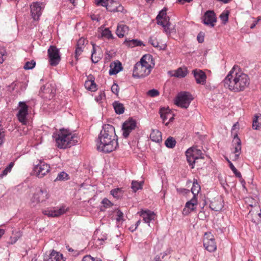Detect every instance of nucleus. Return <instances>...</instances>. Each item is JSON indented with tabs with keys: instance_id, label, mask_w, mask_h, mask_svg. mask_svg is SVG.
<instances>
[{
	"instance_id": "f257e3e1",
	"label": "nucleus",
	"mask_w": 261,
	"mask_h": 261,
	"mask_svg": "<svg viewBox=\"0 0 261 261\" xmlns=\"http://www.w3.org/2000/svg\"><path fill=\"white\" fill-rule=\"evenodd\" d=\"M96 146L98 151L105 153H110L118 147L117 136L115 128L110 124H105L97 139Z\"/></svg>"
},
{
	"instance_id": "f03ea898",
	"label": "nucleus",
	"mask_w": 261,
	"mask_h": 261,
	"mask_svg": "<svg viewBox=\"0 0 261 261\" xmlns=\"http://www.w3.org/2000/svg\"><path fill=\"white\" fill-rule=\"evenodd\" d=\"M225 87L230 91L239 92L244 91L250 84L248 76L239 71L238 66H234L223 80Z\"/></svg>"
},
{
	"instance_id": "7ed1b4c3",
	"label": "nucleus",
	"mask_w": 261,
	"mask_h": 261,
	"mask_svg": "<svg viewBox=\"0 0 261 261\" xmlns=\"http://www.w3.org/2000/svg\"><path fill=\"white\" fill-rule=\"evenodd\" d=\"M53 137L56 140L57 146L60 148L70 147L77 142L76 136L64 129H61L58 133L54 134Z\"/></svg>"
},
{
	"instance_id": "20e7f679",
	"label": "nucleus",
	"mask_w": 261,
	"mask_h": 261,
	"mask_svg": "<svg viewBox=\"0 0 261 261\" xmlns=\"http://www.w3.org/2000/svg\"><path fill=\"white\" fill-rule=\"evenodd\" d=\"M146 55L143 56L139 62H138L134 67L133 76L135 77L141 78L147 76L151 72L152 67L146 61Z\"/></svg>"
},
{
	"instance_id": "39448f33",
	"label": "nucleus",
	"mask_w": 261,
	"mask_h": 261,
	"mask_svg": "<svg viewBox=\"0 0 261 261\" xmlns=\"http://www.w3.org/2000/svg\"><path fill=\"white\" fill-rule=\"evenodd\" d=\"M50 197L48 190L45 188L38 187L31 198V203L35 206L37 204L43 202Z\"/></svg>"
},
{
	"instance_id": "423d86ee",
	"label": "nucleus",
	"mask_w": 261,
	"mask_h": 261,
	"mask_svg": "<svg viewBox=\"0 0 261 261\" xmlns=\"http://www.w3.org/2000/svg\"><path fill=\"white\" fill-rule=\"evenodd\" d=\"M193 99L192 95L187 92L178 93L175 99V104L182 108L187 109Z\"/></svg>"
},
{
	"instance_id": "0eeeda50",
	"label": "nucleus",
	"mask_w": 261,
	"mask_h": 261,
	"mask_svg": "<svg viewBox=\"0 0 261 261\" xmlns=\"http://www.w3.org/2000/svg\"><path fill=\"white\" fill-rule=\"evenodd\" d=\"M49 64L52 66H57L61 61L59 49L54 45H50L47 49Z\"/></svg>"
},
{
	"instance_id": "6e6552de",
	"label": "nucleus",
	"mask_w": 261,
	"mask_h": 261,
	"mask_svg": "<svg viewBox=\"0 0 261 261\" xmlns=\"http://www.w3.org/2000/svg\"><path fill=\"white\" fill-rule=\"evenodd\" d=\"M203 242L204 247L209 252H213L216 250L217 246L215 238L211 233H205Z\"/></svg>"
},
{
	"instance_id": "1a4fd4ad",
	"label": "nucleus",
	"mask_w": 261,
	"mask_h": 261,
	"mask_svg": "<svg viewBox=\"0 0 261 261\" xmlns=\"http://www.w3.org/2000/svg\"><path fill=\"white\" fill-rule=\"evenodd\" d=\"M137 126V123L135 120L133 118H129L126 120L122 125V135L125 138H127L130 133L134 130Z\"/></svg>"
},
{
	"instance_id": "9d476101",
	"label": "nucleus",
	"mask_w": 261,
	"mask_h": 261,
	"mask_svg": "<svg viewBox=\"0 0 261 261\" xmlns=\"http://www.w3.org/2000/svg\"><path fill=\"white\" fill-rule=\"evenodd\" d=\"M67 211L65 206L60 208H47L42 211V213L49 217H58L65 214Z\"/></svg>"
},
{
	"instance_id": "9b49d317",
	"label": "nucleus",
	"mask_w": 261,
	"mask_h": 261,
	"mask_svg": "<svg viewBox=\"0 0 261 261\" xmlns=\"http://www.w3.org/2000/svg\"><path fill=\"white\" fill-rule=\"evenodd\" d=\"M50 170L49 165L43 162L36 165L34 168V174L38 178H42Z\"/></svg>"
},
{
	"instance_id": "f8f14e48",
	"label": "nucleus",
	"mask_w": 261,
	"mask_h": 261,
	"mask_svg": "<svg viewBox=\"0 0 261 261\" xmlns=\"http://www.w3.org/2000/svg\"><path fill=\"white\" fill-rule=\"evenodd\" d=\"M19 109L17 115L18 120L23 124H26V116L28 114V106L24 102H19Z\"/></svg>"
},
{
	"instance_id": "ddd939ff",
	"label": "nucleus",
	"mask_w": 261,
	"mask_h": 261,
	"mask_svg": "<svg viewBox=\"0 0 261 261\" xmlns=\"http://www.w3.org/2000/svg\"><path fill=\"white\" fill-rule=\"evenodd\" d=\"M42 5V4L39 2L34 3L31 5V15L34 20H38L40 16L42 14L43 10Z\"/></svg>"
},
{
	"instance_id": "4468645a",
	"label": "nucleus",
	"mask_w": 261,
	"mask_h": 261,
	"mask_svg": "<svg viewBox=\"0 0 261 261\" xmlns=\"http://www.w3.org/2000/svg\"><path fill=\"white\" fill-rule=\"evenodd\" d=\"M217 18L215 13L213 11H206L203 16V23L211 27H214L215 25Z\"/></svg>"
},
{
	"instance_id": "2eb2a0df",
	"label": "nucleus",
	"mask_w": 261,
	"mask_h": 261,
	"mask_svg": "<svg viewBox=\"0 0 261 261\" xmlns=\"http://www.w3.org/2000/svg\"><path fill=\"white\" fill-rule=\"evenodd\" d=\"M109 2L108 0H96L95 1L96 5L97 6H102L106 7L107 10L111 12H122L124 8L121 5H119V6H116L115 8H111V5L109 4Z\"/></svg>"
},
{
	"instance_id": "dca6fc26",
	"label": "nucleus",
	"mask_w": 261,
	"mask_h": 261,
	"mask_svg": "<svg viewBox=\"0 0 261 261\" xmlns=\"http://www.w3.org/2000/svg\"><path fill=\"white\" fill-rule=\"evenodd\" d=\"M138 214L143 218V220L145 223L148 224H149L152 220H154L155 218L154 213L148 210H142L138 212Z\"/></svg>"
},
{
	"instance_id": "f3484780",
	"label": "nucleus",
	"mask_w": 261,
	"mask_h": 261,
	"mask_svg": "<svg viewBox=\"0 0 261 261\" xmlns=\"http://www.w3.org/2000/svg\"><path fill=\"white\" fill-rule=\"evenodd\" d=\"M44 261H65L63 255L53 250L49 254L44 256Z\"/></svg>"
},
{
	"instance_id": "a211bd4d",
	"label": "nucleus",
	"mask_w": 261,
	"mask_h": 261,
	"mask_svg": "<svg viewBox=\"0 0 261 261\" xmlns=\"http://www.w3.org/2000/svg\"><path fill=\"white\" fill-rule=\"evenodd\" d=\"M248 218L250 219L252 222L255 223H258L261 222V210L257 209L251 210L249 211L248 214Z\"/></svg>"
},
{
	"instance_id": "6ab92c4d",
	"label": "nucleus",
	"mask_w": 261,
	"mask_h": 261,
	"mask_svg": "<svg viewBox=\"0 0 261 261\" xmlns=\"http://www.w3.org/2000/svg\"><path fill=\"white\" fill-rule=\"evenodd\" d=\"M192 72L197 84L204 85L205 83L206 76L203 71L200 69H195Z\"/></svg>"
},
{
	"instance_id": "aec40b11",
	"label": "nucleus",
	"mask_w": 261,
	"mask_h": 261,
	"mask_svg": "<svg viewBox=\"0 0 261 261\" xmlns=\"http://www.w3.org/2000/svg\"><path fill=\"white\" fill-rule=\"evenodd\" d=\"M197 197H193L190 201L186 202L185 208L183 210V214L188 215L191 212L195 210V206L197 205Z\"/></svg>"
},
{
	"instance_id": "412c9836",
	"label": "nucleus",
	"mask_w": 261,
	"mask_h": 261,
	"mask_svg": "<svg viewBox=\"0 0 261 261\" xmlns=\"http://www.w3.org/2000/svg\"><path fill=\"white\" fill-rule=\"evenodd\" d=\"M92 47L93 49L91 58L93 63H96L101 58L102 55V54L99 53L100 48L99 46H96L94 44H92Z\"/></svg>"
},
{
	"instance_id": "4be33fe9",
	"label": "nucleus",
	"mask_w": 261,
	"mask_h": 261,
	"mask_svg": "<svg viewBox=\"0 0 261 261\" xmlns=\"http://www.w3.org/2000/svg\"><path fill=\"white\" fill-rule=\"evenodd\" d=\"M169 17L167 16L165 17H164L163 19H158L157 20V23L162 25L164 28L165 32L167 34H170L169 27L170 26L171 23L169 21Z\"/></svg>"
},
{
	"instance_id": "5701e85b",
	"label": "nucleus",
	"mask_w": 261,
	"mask_h": 261,
	"mask_svg": "<svg viewBox=\"0 0 261 261\" xmlns=\"http://www.w3.org/2000/svg\"><path fill=\"white\" fill-rule=\"evenodd\" d=\"M122 69V64L119 61L114 62L110 65V75H115Z\"/></svg>"
},
{
	"instance_id": "b1692460",
	"label": "nucleus",
	"mask_w": 261,
	"mask_h": 261,
	"mask_svg": "<svg viewBox=\"0 0 261 261\" xmlns=\"http://www.w3.org/2000/svg\"><path fill=\"white\" fill-rule=\"evenodd\" d=\"M191 151H192V150L188 149L186 152V155L189 165L191 166L192 168H194V164L197 162L198 159H197V157L193 155V153Z\"/></svg>"
},
{
	"instance_id": "393cba45",
	"label": "nucleus",
	"mask_w": 261,
	"mask_h": 261,
	"mask_svg": "<svg viewBox=\"0 0 261 261\" xmlns=\"http://www.w3.org/2000/svg\"><path fill=\"white\" fill-rule=\"evenodd\" d=\"M173 72L174 73L172 76L178 78H182L187 75L188 73V70L186 67H181L178 68L175 70H174Z\"/></svg>"
},
{
	"instance_id": "a878e982",
	"label": "nucleus",
	"mask_w": 261,
	"mask_h": 261,
	"mask_svg": "<svg viewBox=\"0 0 261 261\" xmlns=\"http://www.w3.org/2000/svg\"><path fill=\"white\" fill-rule=\"evenodd\" d=\"M128 27L125 24H118L116 30V34L119 38H122L128 32Z\"/></svg>"
},
{
	"instance_id": "bb28decb",
	"label": "nucleus",
	"mask_w": 261,
	"mask_h": 261,
	"mask_svg": "<svg viewBox=\"0 0 261 261\" xmlns=\"http://www.w3.org/2000/svg\"><path fill=\"white\" fill-rule=\"evenodd\" d=\"M150 139L155 142H160L162 141V134L157 129H152L150 134Z\"/></svg>"
},
{
	"instance_id": "cd10ccee",
	"label": "nucleus",
	"mask_w": 261,
	"mask_h": 261,
	"mask_svg": "<svg viewBox=\"0 0 261 261\" xmlns=\"http://www.w3.org/2000/svg\"><path fill=\"white\" fill-rule=\"evenodd\" d=\"M124 43L126 44L127 46L130 47H134L135 46H139L141 45L145 46L143 42L137 39H132L130 40H127L126 39L124 42Z\"/></svg>"
},
{
	"instance_id": "c85d7f7f",
	"label": "nucleus",
	"mask_w": 261,
	"mask_h": 261,
	"mask_svg": "<svg viewBox=\"0 0 261 261\" xmlns=\"http://www.w3.org/2000/svg\"><path fill=\"white\" fill-rule=\"evenodd\" d=\"M160 117L162 119L163 122L171 116V114L170 112L169 109H165L164 108H161L160 110Z\"/></svg>"
},
{
	"instance_id": "c756f323",
	"label": "nucleus",
	"mask_w": 261,
	"mask_h": 261,
	"mask_svg": "<svg viewBox=\"0 0 261 261\" xmlns=\"http://www.w3.org/2000/svg\"><path fill=\"white\" fill-rule=\"evenodd\" d=\"M233 143L236 144L235 150L234 153H240L241 150V142L240 139L239 138L238 135L236 134L234 136L233 140L232 141Z\"/></svg>"
},
{
	"instance_id": "7c9ffc66",
	"label": "nucleus",
	"mask_w": 261,
	"mask_h": 261,
	"mask_svg": "<svg viewBox=\"0 0 261 261\" xmlns=\"http://www.w3.org/2000/svg\"><path fill=\"white\" fill-rule=\"evenodd\" d=\"M113 105L115 112L117 114H122L124 113V107L122 103L119 102V101H115Z\"/></svg>"
},
{
	"instance_id": "2f4dec72",
	"label": "nucleus",
	"mask_w": 261,
	"mask_h": 261,
	"mask_svg": "<svg viewBox=\"0 0 261 261\" xmlns=\"http://www.w3.org/2000/svg\"><path fill=\"white\" fill-rule=\"evenodd\" d=\"M223 206L220 201L215 200L214 201L211 202L210 204V208L212 210L216 212H218L221 210Z\"/></svg>"
},
{
	"instance_id": "473e14b6",
	"label": "nucleus",
	"mask_w": 261,
	"mask_h": 261,
	"mask_svg": "<svg viewBox=\"0 0 261 261\" xmlns=\"http://www.w3.org/2000/svg\"><path fill=\"white\" fill-rule=\"evenodd\" d=\"M252 128L254 129L261 128V114L255 116L253 120Z\"/></svg>"
},
{
	"instance_id": "72a5a7b5",
	"label": "nucleus",
	"mask_w": 261,
	"mask_h": 261,
	"mask_svg": "<svg viewBox=\"0 0 261 261\" xmlns=\"http://www.w3.org/2000/svg\"><path fill=\"white\" fill-rule=\"evenodd\" d=\"M200 190V186L197 182L196 180H194L193 183V186L191 188V192L193 194V197H196Z\"/></svg>"
},
{
	"instance_id": "f704fd0d",
	"label": "nucleus",
	"mask_w": 261,
	"mask_h": 261,
	"mask_svg": "<svg viewBox=\"0 0 261 261\" xmlns=\"http://www.w3.org/2000/svg\"><path fill=\"white\" fill-rule=\"evenodd\" d=\"M86 88L91 91H95L96 90V85L94 83V80L90 79L89 81H86L85 83Z\"/></svg>"
},
{
	"instance_id": "c9c22d12",
	"label": "nucleus",
	"mask_w": 261,
	"mask_h": 261,
	"mask_svg": "<svg viewBox=\"0 0 261 261\" xmlns=\"http://www.w3.org/2000/svg\"><path fill=\"white\" fill-rule=\"evenodd\" d=\"M245 202L249 206L254 207L255 208L259 209V206H258V203L257 201L253 198L251 197H247L246 198Z\"/></svg>"
},
{
	"instance_id": "e433bc0d",
	"label": "nucleus",
	"mask_w": 261,
	"mask_h": 261,
	"mask_svg": "<svg viewBox=\"0 0 261 261\" xmlns=\"http://www.w3.org/2000/svg\"><path fill=\"white\" fill-rule=\"evenodd\" d=\"M50 84H46L41 88L40 90L45 93H50L52 95V96H53L56 90L55 89H51L50 87Z\"/></svg>"
},
{
	"instance_id": "4c0bfd02",
	"label": "nucleus",
	"mask_w": 261,
	"mask_h": 261,
	"mask_svg": "<svg viewBox=\"0 0 261 261\" xmlns=\"http://www.w3.org/2000/svg\"><path fill=\"white\" fill-rule=\"evenodd\" d=\"M111 194L114 197L119 199L122 196L123 191L121 188H116L111 191Z\"/></svg>"
},
{
	"instance_id": "58836bf2",
	"label": "nucleus",
	"mask_w": 261,
	"mask_h": 261,
	"mask_svg": "<svg viewBox=\"0 0 261 261\" xmlns=\"http://www.w3.org/2000/svg\"><path fill=\"white\" fill-rule=\"evenodd\" d=\"M189 149L192 150L191 152L193 153V155H194L195 157H197V159L198 160L199 159L204 158L203 154L200 149H198L195 147H192Z\"/></svg>"
},
{
	"instance_id": "ea45409f",
	"label": "nucleus",
	"mask_w": 261,
	"mask_h": 261,
	"mask_svg": "<svg viewBox=\"0 0 261 261\" xmlns=\"http://www.w3.org/2000/svg\"><path fill=\"white\" fill-rule=\"evenodd\" d=\"M69 179V175L66 172L62 171L59 173L55 179V181L60 180H66Z\"/></svg>"
},
{
	"instance_id": "a19ab883",
	"label": "nucleus",
	"mask_w": 261,
	"mask_h": 261,
	"mask_svg": "<svg viewBox=\"0 0 261 261\" xmlns=\"http://www.w3.org/2000/svg\"><path fill=\"white\" fill-rule=\"evenodd\" d=\"M165 144L167 147L172 148L175 146L176 141L173 137H170L166 140Z\"/></svg>"
},
{
	"instance_id": "79ce46f5",
	"label": "nucleus",
	"mask_w": 261,
	"mask_h": 261,
	"mask_svg": "<svg viewBox=\"0 0 261 261\" xmlns=\"http://www.w3.org/2000/svg\"><path fill=\"white\" fill-rule=\"evenodd\" d=\"M142 182H138L137 181H133L132 182V188L134 192H136L137 190L142 189Z\"/></svg>"
},
{
	"instance_id": "37998d69",
	"label": "nucleus",
	"mask_w": 261,
	"mask_h": 261,
	"mask_svg": "<svg viewBox=\"0 0 261 261\" xmlns=\"http://www.w3.org/2000/svg\"><path fill=\"white\" fill-rule=\"evenodd\" d=\"M5 141V131L2 125L0 124V146H2Z\"/></svg>"
},
{
	"instance_id": "c03bdc74",
	"label": "nucleus",
	"mask_w": 261,
	"mask_h": 261,
	"mask_svg": "<svg viewBox=\"0 0 261 261\" xmlns=\"http://www.w3.org/2000/svg\"><path fill=\"white\" fill-rule=\"evenodd\" d=\"M101 35L102 37H105L108 39L113 38V35L108 28H106L102 31L101 33Z\"/></svg>"
},
{
	"instance_id": "a18cd8bd",
	"label": "nucleus",
	"mask_w": 261,
	"mask_h": 261,
	"mask_svg": "<svg viewBox=\"0 0 261 261\" xmlns=\"http://www.w3.org/2000/svg\"><path fill=\"white\" fill-rule=\"evenodd\" d=\"M35 64L36 62L34 60L28 61L25 63L23 68L26 70L32 69L35 67Z\"/></svg>"
},
{
	"instance_id": "49530a36",
	"label": "nucleus",
	"mask_w": 261,
	"mask_h": 261,
	"mask_svg": "<svg viewBox=\"0 0 261 261\" xmlns=\"http://www.w3.org/2000/svg\"><path fill=\"white\" fill-rule=\"evenodd\" d=\"M14 163L13 162H11L9 165L3 171L2 173L0 176H3L6 175L8 173L10 172L14 166Z\"/></svg>"
},
{
	"instance_id": "de8ad7c7",
	"label": "nucleus",
	"mask_w": 261,
	"mask_h": 261,
	"mask_svg": "<svg viewBox=\"0 0 261 261\" xmlns=\"http://www.w3.org/2000/svg\"><path fill=\"white\" fill-rule=\"evenodd\" d=\"M149 42L154 47H159V43L157 38L154 36H151L149 39Z\"/></svg>"
},
{
	"instance_id": "09e8293b",
	"label": "nucleus",
	"mask_w": 261,
	"mask_h": 261,
	"mask_svg": "<svg viewBox=\"0 0 261 261\" xmlns=\"http://www.w3.org/2000/svg\"><path fill=\"white\" fill-rule=\"evenodd\" d=\"M167 8H164L163 10H162L159 14L156 16V20L160 19H163L164 17H165L167 16Z\"/></svg>"
},
{
	"instance_id": "8fccbe9b",
	"label": "nucleus",
	"mask_w": 261,
	"mask_h": 261,
	"mask_svg": "<svg viewBox=\"0 0 261 261\" xmlns=\"http://www.w3.org/2000/svg\"><path fill=\"white\" fill-rule=\"evenodd\" d=\"M159 94H160V93H159V91L156 89H154L150 90L147 92V94L149 96L152 97L159 95Z\"/></svg>"
},
{
	"instance_id": "3c124183",
	"label": "nucleus",
	"mask_w": 261,
	"mask_h": 261,
	"mask_svg": "<svg viewBox=\"0 0 261 261\" xmlns=\"http://www.w3.org/2000/svg\"><path fill=\"white\" fill-rule=\"evenodd\" d=\"M228 15H229V12L227 11L226 12L222 13L220 15V18L221 20L223 21L224 23H225L226 22L228 21Z\"/></svg>"
},
{
	"instance_id": "603ef678",
	"label": "nucleus",
	"mask_w": 261,
	"mask_h": 261,
	"mask_svg": "<svg viewBox=\"0 0 261 261\" xmlns=\"http://www.w3.org/2000/svg\"><path fill=\"white\" fill-rule=\"evenodd\" d=\"M101 203L103 204V206L106 208L110 207L113 205L112 203L108 199L106 198H104L102 200Z\"/></svg>"
},
{
	"instance_id": "864d4df0",
	"label": "nucleus",
	"mask_w": 261,
	"mask_h": 261,
	"mask_svg": "<svg viewBox=\"0 0 261 261\" xmlns=\"http://www.w3.org/2000/svg\"><path fill=\"white\" fill-rule=\"evenodd\" d=\"M111 90L113 93L117 95L119 92L118 85L116 83H114V84L112 86Z\"/></svg>"
},
{
	"instance_id": "5fc2aeb1",
	"label": "nucleus",
	"mask_w": 261,
	"mask_h": 261,
	"mask_svg": "<svg viewBox=\"0 0 261 261\" xmlns=\"http://www.w3.org/2000/svg\"><path fill=\"white\" fill-rule=\"evenodd\" d=\"M83 51V48L81 47H77L75 49V57L77 59L78 57L81 55Z\"/></svg>"
},
{
	"instance_id": "6e6d98bb",
	"label": "nucleus",
	"mask_w": 261,
	"mask_h": 261,
	"mask_svg": "<svg viewBox=\"0 0 261 261\" xmlns=\"http://www.w3.org/2000/svg\"><path fill=\"white\" fill-rule=\"evenodd\" d=\"M204 35L202 32H200L197 36V39L199 43H202L204 41Z\"/></svg>"
},
{
	"instance_id": "4d7b16f0",
	"label": "nucleus",
	"mask_w": 261,
	"mask_h": 261,
	"mask_svg": "<svg viewBox=\"0 0 261 261\" xmlns=\"http://www.w3.org/2000/svg\"><path fill=\"white\" fill-rule=\"evenodd\" d=\"M85 42L84 38H80L77 42V47H81L84 48Z\"/></svg>"
},
{
	"instance_id": "13d9d810",
	"label": "nucleus",
	"mask_w": 261,
	"mask_h": 261,
	"mask_svg": "<svg viewBox=\"0 0 261 261\" xmlns=\"http://www.w3.org/2000/svg\"><path fill=\"white\" fill-rule=\"evenodd\" d=\"M123 213L121 211H120V210H118L117 211V218H116L117 221H121V220L123 219Z\"/></svg>"
},
{
	"instance_id": "bf43d9fd",
	"label": "nucleus",
	"mask_w": 261,
	"mask_h": 261,
	"mask_svg": "<svg viewBox=\"0 0 261 261\" xmlns=\"http://www.w3.org/2000/svg\"><path fill=\"white\" fill-rule=\"evenodd\" d=\"M166 255H167V253H161L160 255H157L155 256V257L154 258V261H162L161 256H162V258H163L165 257V256H166Z\"/></svg>"
},
{
	"instance_id": "052dcab7",
	"label": "nucleus",
	"mask_w": 261,
	"mask_h": 261,
	"mask_svg": "<svg viewBox=\"0 0 261 261\" xmlns=\"http://www.w3.org/2000/svg\"><path fill=\"white\" fill-rule=\"evenodd\" d=\"M108 1L109 2V3L110 5H111V8H115L116 6H119L120 5L118 3L113 0H108Z\"/></svg>"
},
{
	"instance_id": "680f3d73",
	"label": "nucleus",
	"mask_w": 261,
	"mask_h": 261,
	"mask_svg": "<svg viewBox=\"0 0 261 261\" xmlns=\"http://www.w3.org/2000/svg\"><path fill=\"white\" fill-rule=\"evenodd\" d=\"M82 261H93V257L90 255H87L83 257Z\"/></svg>"
},
{
	"instance_id": "e2e57ef3",
	"label": "nucleus",
	"mask_w": 261,
	"mask_h": 261,
	"mask_svg": "<svg viewBox=\"0 0 261 261\" xmlns=\"http://www.w3.org/2000/svg\"><path fill=\"white\" fill-rule=\"evenodd\" d=\"M233 173L235 174L236 176L241 178H242V175L240 172H239L237 169L235 168L234 169L232 170Z\"/></svg>"
},
{
	"instance_id": "0e129e2a",
	"label": "nucleus",
	"mask_w": 261,
	"mask_h": 261,
	"mask_svg": "<svg viewBox=\"0 0 261 261\" xmlns=\"http://www.w3.org/2000/svg\"><path fill=\"white\" fill-rule=\"evenodd\" d=\"M105 93L104 92H101L99 95H98V96L96 97L95 99L96 100H97V101L101 100L103 97H105Z\"/></svg>"
},
{
	"instance_id": "69168bd1",
	"label": "nucleus",
	"mask_w": 261,
	"mask_h": 261,
	"mask_svg": "<svg viewBox=\"0 0 261 261\" xmlns=\"http://www.w3.org/2000/svg\"><path fill=\"white\" fill-rule=\"evenodd\" d=\"M107 239V237L106 234H103L101 237H98L97 241H104Z\"/></svg>"
},
{
	"instance_id": "338daca9",
	"label": "nucleus",
	"mask_w": 261,
	"mask_h": 261,
	"mask_svg": "<svg viewBox=\"0 0 261 261\" xmlns=\"http://www.w3.org/2000/svg\"><path fill=\"white\" fill-rule=\"evenodd\" d=\"M226 160L229 163V167L231 169V170H232L233 169H234V168L236 167L234 166V165L232 164V163L230 161V160L227 158H226Z\"/></svg>"
},
{
	"instance_id": "774afa93",
	"label": "nucleus",
	"mask_w": 261,
	"mask_h": 261,
	"mask_svg": "<svg viewBox=\"0 0 261 261\" xmlns=\"http://www.w3.org/2000/svg\"><path fill=\"white\" fill-rule=\"evenodd\" d=\"M178 2L182 4H185V3H190L193 0H177Z\"/></svg>"
}]
</instances>
